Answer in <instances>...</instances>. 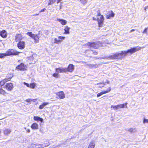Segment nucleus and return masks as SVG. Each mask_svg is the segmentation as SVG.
Returning <instances> with one entry per match:
<instances>
[{"label":"nucleus","mask_w":148,"mask_h":148,"mask_svg":"<svg viewBox=\"0 0 148 148\" xmlns=\"http://www.w3.org/2000/svg\"><path fill=\"white\" fill-rule=\"evenodd\" d=\"M141 48V47L137 46L131 48L127 51H121L120 53H113L112 55L108 56L107 58L110 60L122 59L124 58L127 53H130L131 54H133L140 50Z\"/></svg>","instance_id":"nucleus-1"},{"label":"nucleus","mask_w":148,"mask_h":148,"mask_svg":"<svg viewBox=\"0 0 148 148\" xmlns=\"http://www.w3.org/2000/svg\"><path fill=\"white\" fill-rule=\"evenodd\" d=\"M26 34L34 39L35 43H37L39 42V39L40 37L39 34H34L32 32H28L26 33Z\"/></svg>","instance_id":"nucleus-2"},{"label":"nucleus","mask_w":148,"mask_h":148,"mask_svg":"<svg viewBox=\"0 0 148 148\" xmlns=\"http://www.w3.org/2000/svg\"><path fill=\"white\" fill-rule=\"evenodd\" d=\"M92 18L93 21L96 20L97 21L99 27H101L103 26L104 18L103 15L101 16V17H100V18H96L94 17H93Z\"/></svg>","instance_id":"nucleus-3"},{"label":"nucleus","mask_w":148,"mask_h":148,"mask_svg":"<svg viewBox=\"0 0 148 148\" xmlns=\"http://www.w3.org/2000/svg\"><path fill=\"white\" fill-rule=\"evenodd\" d=\"M27 66L23 63H21L17 65L15 68V69L18 71H24L27 70Z\"/></svg>","instance_id":"nucleus-4"},{"label":"nucleus","mask_w":148,"mask_h":148,"mask_svg":"<svg viewBox=\"0 0 148 148\" xmlns=\"http://www.w3.org/2000/svg\"><path fill=\"white\" fill-rule=\"evenodd\" d=\"M20 52L17 51L13 49H8L5 52L6 56H10L12 55H18Z\"/></svg>","instance_id":"nucleus-5"},{"label":"nucleus","mask_w":148,"mask_h":148,"mask_svg":"<svg viewBox=\"0 0 148 148\" xmlns=\"http://www.w3.org/2000/svg\"><path fill=\"white\" fill-rule=\"evenodd\" d=\"M99 42H89L86 43V45L90 47H92L95 49H98L100 47Z\"/></svg>","instance_id":"nucleus-6"},{"label":"nucleus","mask_w":148,"mask_h":148,"mask_svg":"<svg viewBox=\"0 0 148 148\" xmlns=\"http://www.w3.org/2000/svg\"><path fill=\"white\" fill-rule=\"evenodd\" d=\"M56 98L58 99H62L65 98V94L63 91H60L56 93Z\"/></svg>","instance_id":"nucleus-7"},{"label":"nucleus","mask_w":148,"mask_h":148,"mask_svg":"<svg viewBox=\"0 0 148 148\" xmlns=\"http://www.w3.org/2000/svg\"><path fill=\"white\" fill-rule=\"evenodd\" d=\"M4 88L8 91L12 90L14 88L13 84L11 82L7 83L5 85Z\"/></svg>","instance_id":"nucleus-8"},{"label":"nucleus","mask_w":148,"mask_h":148,"mask_svg":"<svg viewBox=\"0 0 148 148\" xmlns=\"http://www.w3.org/2000/svg\"><path fill=\"white\" fill-rule=\"evenodd\" d=\"M66 73L72 72L74 69V66L72 64H70L67 68H65Z\"/></svg>","instance_id":"nucleus-9"},{"label":"nucleus","mask_w":148,"mask_h":148,"mask_svg":"<svg viewBox=\"0 0 148 148\" xmlns=\"http://www.w3.org/2000/svg\"><path fill=\"white\" fill-rule=\"evenodd\" d=\"M17 46L20 49H23L25 47V42L24 41H20L17 43Z\"/></svg>","instance_id":"nucleus-10"},{"label":"nucleus","mask_w":148,"mask_h":148,"mask_svg":"<svg viewBox=\"0 0 148 148\" xmlns=\"http://www.w3.org/2000/svg\"><path fill=\"white\" fill-rule=\"evenodd\" d=\"M111 89H111V87H108L106 90L104 91H103L101 92H100V93H98V94H97V97H99L101 96V95H103V94H105L111 91Z\"/></svg>","instance_id":"nucleus-11"},{"label":"nucleus","mask_w":148,"mask_h":148,"mask_svg":"<svg viewBox=\"0 0 148 148\" xmlns=\"http://www.w3.org/2000/svg\"><path fill=\"white\" fill-rule=\"evenodd\" d=\"M114 13L112 10L108 11L106 15V18L107 19H110L114 17Z\"/></svg>","instance_id":"nucleus-12"},{"label":"nucleus","mask_w":148,"mask_h":148,"mask_svg":"<svg viewBox=\"0 0 148 148\" xmlns=\"http://www.w3.org/2000/svg\"><path fill=\"white\" fill-rule=\"evenodd\" d=\"M23 38L21 33L17 34H16L15 37V40L16 42H19L23 39Z\"/></svg>","instance_id":"nucleus-13"},{"label":"nucleus","mask_w":148,"mask_h":148,"mask_svg":"<svg viewBox=\"0 0 148 148\" xmlns=\"http://www.w3.org/2000/svg\"><path fill=\"white\" fill-rule=\"evenodd\" d=\"M47 146L44 144H32L31 147L32 148H43Z\"/></svg>","instance_id":"nucleus-14"},{"label":"nucleus","mask_w":148,"mask_h":148,"mask_svg":"<svg viewBox=\"0 0 148 148\" xmlns=\"http://www.w3.org/2000/svg\"><path fill=\"white\" fill-rule=\"evenodd\" d=\"M58 38L60 39H57V38H55L54 39V43L59 44L61 43L63 40H64L65 37L64 36H60L58 37Z\"/></svg>","instance_id":"nucleus-15"},{"label":"nucleus","mask_w":148,"mask_h":148,"mask_svg":"<svg viewBox=\"0 0 148 148\" xmlns=\"http://www.w3.org/2000/svg\"><path fill=\"white\" fill-rule=\"evenodd\" d=\"M23 84L24 85H26L27 87L32 89L34 88L36 85V83H30L29 84L27 83L24 82Z\"/></svg>","instance_id":"nucleus-16"},{"label":"nucleus","mask_w":148,"mask_h":148,"mask_svg":"<svg viewBox=\"0 0 148 148\" xmlns=\"http://www.w3.org/2000/svg\"><path fill=\"white\" fill-rule=\"evenodd\" d=\"M55 71L56 72L59 73H66L65 68L58 67L55 69Z\"/></svg>","instance_id":"nucleus-17"},{"label":"nucleus","mask_w":148,"mask_h":148,"mask_svg":"<svg viewBox=\"0 0 148 148\" xmlns=\"http://www.w3.org/2000/svg\"><path fill=\"white\" fill-rule=\"evenodd\" d=\"M14 75L12 73H10L7 74L4 79L7 82L10 81L11 79L14 77Z\"/></svg>","instance_id":"nucleus-18"},{"label":"nucleus","mask_w":148,"mask_h":148,"mask_svg":"<svg viewBox=\"0 0 148 148\" xmlns=\"http://www.w3.org/2000/svg\"><path fill=\"white\" fill-rule=\"evenodd\" d=\"M0 36L3 38H5L7 36V33L5 30H3L0 32Z\"/></svg>","instance_id":"nucleus-19"},{"label":"nucleus","mask_w":148,"mask_h":148,"mask_svg":"<svg viewBox=\"0 0 148 148\" xmlns=\"http://www.w3.org/2000/svg\"><path fill=\"white\" fill-rule=\"evenodd\" d=\"M8 94V93L3 89L2 88L0 87V94L5 96Z\"/></svg>","instance_id":"nucleus-20"},{"label":"nucleus","mask_w":148,"mask_h":148,"mask_svg":"<svg viewBox=\"0 0 148 148\" xmlns=\"http://www.w3.org/2000/svg\"><path fill=\"white\" fill-rule=\"evenodd\" d=\"M70 28L67 26H65L64 30V34H69L70 33L69 30Z\"/></svg>","instance_id":"nucleus-21"},{"label":"nucleus","mask_w":148,"mask_h":148,"mask_svg":"<svg viewBox=\"0 0 148 148\" xmlns=\"http://www.w3.org/2000/svg\"><path fill=\"white\" fill-rule=\"evenodd\" d=\"M33 119L34 121L37 122L40 121L41 122H42L43 121V119L42 118L38 116H34Z\"/></svg>","instance_id":"nucleus-22"},{"label":"nucleus","mask_w":148,"mask_h":148,"mask_svg":"<svg viewBox=\"0 0 148 148\" xmlns=\"http://www.w3.org/2000/svg\"><path fill=\"white\" fill-rule=\"evenodd\" d=\"M31 128L33 130H36L38 129V125L36 123H33L31 126Z\"/></svg>","instance_id":"nucleus-23"},{"label":"nucleus","mask_w":148,"mask_h":148,"mask_svg":"<svg viewBox=\"0 0 148 148\" xmlns=\"http://www.w3.org/2000/svg\"><path fill=\"white\" fill-rule=\"evenodd\" d=\"M57 21L60 22L62 25H65L67 23V21L66 20L62 19H58Z\"/></svg>","instance_id":"nucleus-24"},{"label":"nucleus","mask_w":148,"mask_h":148,"mask_svg":"<svg viewBox=\"0 0 148 148\" xmlns=\"http://www.w3.org/2000/svg\"><path fill=\"white\" fill-rule=\"evenodd\" d=\"M48 104H49V103L48 102H44L43 103L40 105L39 108L40 109H43L46 105H48Z\"/></svg>","instance_id":"nucleus-25"},{"label":"nucleus","mask_w":148,"mask_h":148,"mask_svg":"<svg viewBox=\"0 0 148 148\" xmlns=\"http://www.w3.org/2000/svg\"><path fill=\"white\" fill-rule=\"evenodd\" d=\"M6 82H7L4 79L1 80L0 81V87L2 88L3 86H4Z\"/></svg>","instance_id":"nucleus-26"},{"label":"nucleus","mask_w":148,"mask_h":148,"mask_svg":"<svg viewBox=\"0 0 148 148\" xmlns=\"http://www.w3.org/2000/svg\"><path fill=\"white\" fill-rule=\"evenodd\" d=\"M11 131L9 129H6L3 131V133L5 135H8L10 134Z\"/></svg>","instance_id":"nucleus-27"},{"label":"nucleus","mask_w":148,"mask_h":148,"mask_svg":"<svg viewBox=\"0 0 148 148\" xmlns=\"http://www.w3.org/2000/svg\"><path fill=\"white\" fill-rule=\"evenodd\" d=\"M127 103H126L124 104H118L119 108H124L127 107Z\"/></svg>","instance_id":"nucleus-28"},{"label":"nucleus","mask_w":148,"mask_h":148,"mask_svg":"<svg viewBox=\"0 0 148 148\" xmlns=\"http://www.w3.org/2000/svg\"><path fill=\"white\" fill-rule=\"evenodd\" d=\"M95 145L94 143L92 141L90 143L88 148H94Z\"/></svg>","instance_id":"nucleus-29"},{"label":"nucleus","mask_w":148,"mask_h":148,"mask_svg":"<svg viewBox=\"0 0 148 148\" xmlns=\"http://www.w3.org/2000/svg\"><path fill=\"white\" fill-rule=\"evenodd\" d=\"M52 76L56 78H58L60 77L59 73L57 72H56L52 74Z\"/></svg>","instance_id":"nucleus-30"},{"label":"nucleus","mask_w":148,"mask_h":148,"mask_svg":"<svg viewBox=\"0 0 148 148\" xmlns=\"http://www.w3.org/2000/svg\"><path fill=\"white\" fill-rule=\"evenodd\" d=\"M6 56V54L5 53H0V58H3Z\"/></svg>","instance_id":"nucleus-31"},{"label":"nucleus","mask_w":148,"mask_h":148,"mask_svg":"<svg viewBox=\"0 0 148 148\" xmlns=\"http://www.w3.org/2000/svg\"><path fill=\"white\" fill-rule=\"evenodd\" d=\"M111 108H113V109L114 110H117L118 108H119L118 105L116 106H112V105L111 106Z\"/></svg>","instance_id":"nucleus-32"},{"label":"nucleus","mask_w":148,"mask_h":148,"mask_svg":"<svg viewBox=\"0 0 148 148\" xmlns=\"http://www.w3.org/2000/svg\"><path fill=\"white\" fill-rule=\"evenodd\" d=\"M55 2V0H49L48 5H52Z\"/></svg>","instance_id":"nucleus-33"},{"label":"nucleus","mask_w":148,"mask_h":148,"mask_svg":"<svg viewBox=\"0 0 148 148\" xmlns=\"http://www.w3.org/2000/svg\"><path fill=\"white\" fill-rule=\"evenodd\" d=\"M97 84L100 85L99 86V88H102L104 86L105 84L104 83H99Z\"/></svg>","instance_id":"nucleus-34"},{"label":"nucleus","mask_w":148,"mask_h":148,"mask_svg":"<svg viewBox=\"0 0 148 148\" xmlns=\"http://www.w3.org/2000/svg\"><path fill=\"white\" fill-rule=\"evenodd\" d=\"M34 100V99H27L25 100V101L27 103H31Z\"/></svg>","instance_id":"nucleus-35"},{"label":"nucleus","mask_w":148,"mask_h":148,"mask_svg":"<svg viewBox=\"0 0 148 148\" xmlns=\"http://www.w3.org/2000/svg\"><path fill=\"white\" fill-rule=\"evenodd\" d=\"M148 29V27L145 28L143 31V33H147V30Z\"/></svg>","instance_id":"nucleus-36"},{"label":"nucleus","mask_w":148,"mask_h":148,"mask_svg":"<svg viewBox=\"0 0 148 148\" xmlns=\"http://www.w3.org/2000/svg\"><path fill=\"white\" fill-rule=\"evenodd\" d=\"M97 16H100V17H101V16L102 15H101L100 11L99 10H98V11H97Z\"/></svg>","instance_id":"nucleus-37"},{"label":"nucleus","mask_w":148,"mask_h":148,"mask_svg":"<svg viewBox=\"0 0 148 148\" xmlns=\"http://www.w3.org/2000/svg\"><path fill=\"white\" fill-rule=\"evenodd\" d=\"M143 123H148V119H144L143 120Z\"/></svg>","instance_id":"nucleus-38"},{"label":"nucleus","mask_w":148,"mask_h":148,"mask_svg":"<svg viewBox=\"0 0 148 148\" xmlns=\"http://www.w3.org/2000/svg\"><path fill=\"white\" fill-rule=\"evenodd\" d=\"M82 3L84 4L87 3V0H80Z\"/></svg>","instance_id":"nucleus-39"},{"label":"nucleus","mask_w":148,"mask_h":148,"mask_svg":"<svg viewBox=\"0 0 148 148\" xmlns=\"http://www.w3.org/2000/svg\"><path fill=\"white\" fill-rule=\"evenodd\" d=\"M93 51L92 54L94 55H97L98 54V52L97 51Z\"/></svg>","instance_id":"nucleus-40"},{"label":"nucleus","mask_w":148,"mask_h":148,"mask_svg":"<svg viewBox=\"0 0 148 148\" xmlns=\"http://www.w3.org/2000/svg\"><path fill=\"white\" fill-rule=\"evenodd\" d=\"M29 59L30 60H34V57L32 56H31L29 57Z\"/></svg>","instance_id":"nucleus-41"},{"label":"nucleus","mask_w":148,"mask_h":148,"mask_svg":"<svg viewBox=\"0 0 148 148\" xmlns=\"http://www.w3.org/2000/svg\"><path fill=\"white\" fill-rule=\"evenodd\" d=\"M46 9L45 8H44L41 10L40 11H39V12L40 13L41 12H44L45 10H46Z\"/></svg>","instance_id":"nucleus-42"},{"label":"nucleus","mask_w":148,"mask_h":148,"mask_svg":"<svg viewBox=\"0 0 148 148\" xmlns=\"http://www.w3.org/2000/svg\"><path fill=\"white\" fill-rule=\"evenodd\" d=\"M62 0H55V1H56L57 3H58L60 2Z\"/></svg>","instance_id":"nucleus-43"},{"label":"nucleus","mask_w":148,"mask_h":148,"mask_svg":"<svg viewBox=\"0 0 148 148\" xmlns=\"http://www.w3.org/2000/svg\"><path fill=\"white\" fill-rule=\"evenodd\" d=\"M147 9H148V6H146L144 8V11L145 12L146 11V10Z\"/></svg>","instance_id":"nucleus-44"},{"label":"nucleus","mask_w":148,"mask_h":148,"mask_svg":"<svg viewBox=\"0 0 148 148\" xmlns=\"http://www.w3.org/2000/svg\"><path fill=\"white\" fill-rule=\"evenodd\" d=\"M26 132L27 133H29L30 131V130L29 129H28L27 130H26Z\"/></svg>","instance_id":"nucleus-45"},{"label":"nucleus","mask_w":148,"mask_h":148,"mask_svg":"<svg viewBox=\"0 0 148 148\" xmlns=\"http://www.w3.org/2000/svg\"><path fill=\"white\" fill-rule=\"evenodd\" d=\"M133 130V129H130L129 130V131L131 132H132Z\"/></svg>","instance_id":"nucleus-46"},{"label":"nucleus","mask_w":148,"mask_h":148,"mask_svg":"<svg viewBox=\"0 0 148 148\" xmlns=\"http://www.w3.org/2000/svg\"><path fill=\"white\" fill-rule=\"evenodd\" d=\"M135 31V29H131V30H130V32H133V31Z\"/></svg>","instance_id":"nucleus-47"},{"label":"nucleus","mask_w":148,"mask_h":148,"mask_svg":"<svg viewBox=\"0 0 148 148\" xmlns=\"http://www.w3.org/2000/svg\"><path fill=\"white\" fill-rule=\"evenodd\" d=\"M39 14H35L33 16H37V15H38Z\"/></svg>","instance_id":"nucleus-48"},{"label":"nucleus","mask_w":148,"mask_h":148,"mask_svg":"<svg viewBox=\"0 0 148 148\" xmlns=\"http://www.w3.org/2000/svg\"><path fill=\"white\" fill-rule=\"evenodd\" d=\"M1 131H0V133H1Z\"/></svg>","instance_id":"nucleus-49"}]
</instances>
